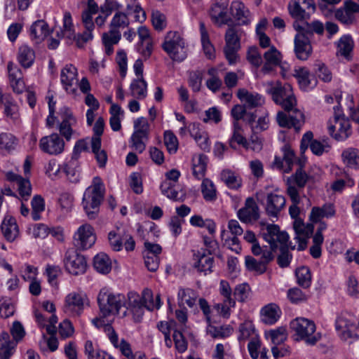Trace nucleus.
Masks as SVG:
<instances>
[{
    "label": "nucleus",
    "instance_id": "1",
    "mask_svg": "<svg viewBox=\"0 0 359 359\" xmlns=\"http://www.w3.org/2000/svg\"><path fill=\"white\" fill-rule=\"evenodd\" d=\"M266 92L271 95L272 100L280 105L287 111H292L287 116L283 111H278L276 116V121L280 127L294 128L299 130L304 123V115L302 111L294 109L297 101L294 96L292 86L289 83L283 86L280 81L268 82L266 84Z\"/></svg>",
    "mask_w": 359,
    "mask_h": 359
},
{
    "label": "nucleus",
    "instance_id": "2",
    "mask_svg": "<svg viewBox=\"0 0 359 359\" xmlns=\"http://www.w3.org/2000/svg\"><path fill=\"white\" fill-rule=\"evenodd\" d=\"M125 303L123 294L114 292L109 288H102L97 295L100 314L91 320L92 324L98 329L111 327L114 316L119 313Z\"/></svg>",
    "mask_w": 359,
    "mask_h": 359
},
{
    "label": "nucleus",
    "instance_id": "3",
    "mask_svg": "<svg viewBox=\"0 0 359 359\" xmlns=\"http://www.w3.org/2000/svg\"><path fill=\"white\" fill-rule=\"evenodd\" d=\"M104 194V185L101 178L93 177L92 184L86 189L82 199V206L89 219H94L97 215Z\"/></svg>",
    "mask_w": 359,
    "mask_h": 359
},
{
    "label": "nucleus",
    "instance_id": "4",
    "mask_svg": "<svg viewBox=\"0 0 359 359\" xmlns=\"http://www.w3.org/2000/svg\"><path fill=\"white\" fill-rule=\"evenodd\" d=\"M290 327L295 341H304L308 345H314L321 338V334L316 332L315 323L308 318H296L290 322Z\"/></svg>",
    "mask_w": 359,
    "mask_h": 359
},
{
    "label": "nucleus",
    "instance_id": "5",
    "mask_svg": "<svg viewBox=\"0 0 359 359\" xmlns=\"http://www.w3.org/2000/svg\"><path fill=\"white\" fill-rule=\"evenodd\" d=\"M163 50L174 61L182 62L187 56L185 41L177 32H169L162 44Z\"/></svg>",
    "mask_w": 359,
    "mask_h": 359
},
{
    "label": "nucleus",
    "instance_id": "6",
    "mask_svg": "<svg viewBox=\"0 0 359 359\" xmlns=\"http://www.w3.org/2000/svg\"><path fill=\"white\" fill-rule=\"evenodd\" d=\"M99 11V6L94 0H88L87 8L81 13V22L86 30L79 34V48H83L86 43L93 39V32L95 29L93 15Z\"/></svg>",
    "mask_w": 359,
    "mask_h": 359
},
{
    "label": "nucleus",
    "instance_id": "7",
    "mask_svg": "<svg viewBox=\"0 0 359 359\" xmlns=\"http://www.w3.org/2000/svg\"><path fill=\"white\" fill-rule=\"evenodd\" d=\"M334 116L327 122V130L330 135L338 141L348 138L351 133L349 120L341 114L340 108L334 107Z\"/></svg>",
    "mask_w": 359,
    "mask_h": 359
},
{
    "label": "nucleus",
    "instance_id": "8",
    "mask_svg": "<svg viewBox=\"0 0 359 359\" xmlns=\"http://www.w3.org/2000/svg\"><path fill=\"white\" fill-rule=\"evenodd\" d=\"M89 306L90 300L85 292L73 291L65 297L63 311L69 316L77 317Z\"/></svg>",
    "mask_w": 359,
    "mask_h": 359
},
{
    "label": "nucleus",
    "instance_id": "9",
    "mask_svg": "<svg viewBox=\"0 0 359 359\" xmlns=\"http://www.w3.org/2000/svg\"><path fill=\"white\" fill-rule=\"evenodd\" d=\"M77 124V119L74 116L72 110L63 106L58 111L57 130L60 135L64 137L67 141H69L72 137L77 135L74 129Z\"/></svg>",
    "mask_w": 359,
    "mask_h": 359
},
{
    "label": "nucleus",
    "instance_id": "10",
    "mask_svg": "<svg viewBox=\"0 0 359 359\" xmlns=\"http://www.w3.org/2000/svg\"><path fill=\"white\" fill-rule=\"evenodd\" d=\"M315 9L316 4L313 0H290L287 5L289 14L296 21L307 19L309 14L306 11L313 12ZM293 27L296 30L301 29L297 22H294Z\"/></svg>",
    "mask_w": 359,
    "mask_h": 359
},
{
    "label": "nucleus",
    "instance_id": "11",
    "mask_svg": "<svg viewBox=\"0 0 359 359\" xmlns=\"http://www.w3.org/2000/svg\"><path fill=\"white\" fill-rule=\"evenodd\" d=\"M262 236L270 247L268 249L272 250V254L278 245L287 246L289 241V235L285 231H280L278 225L266 224L263 226Z\"/></svg>",
    "mask_w": 359,
    "mask_h": 359
},
{
    "label": "nucleus",
    "instance_id": "12",
    "mask_svg": "<svg viewBox=\"0 0 359 359\" xmlns=\"http://www.w3.org/2000/svg\"><path fill=\"white\" fill-rule=\"evenodd\" d=\"M63 264L65 270L70 274L78 276L86 272V258L74 249H68L64 255Z\"/></svg>",
    "mask_w": 359,
    "mask_h": 359
},
{
    "label": "nucleus",
    "instance_id": "13",
    "mask_svg": "<svg viewBox=\"0 0 359 359\" xmlns=\"http://www.w3.org/2000/svg\"><path fill=\"white\" fill-rule=\"evenodd\" d=\"M78 69L72 65H65L60 70V79L62 88L69 95L76 96L78 93Z\"/></svg>",
    "mask_w": 359,
    "mask_h": 359
},
{
    "label": "nucleus",
    "instance_id": "14",
    "mask_svg": "<svg viewBox=\"0 0 359 359\" xmlns=\"http://www.w3.org/2000/svg\"><path fill=\"white\" fill-rule=\"evenodd\" d=\"M335 327L338 333L344 340L359 337L358 327L353 316L349 313L339 315L335 321Z\"/></svg>",
    "mask_w": 359,
    "mask_h": 359
},
{
    "label": "nucleus",
    "instance_id": "15",
    "mask_svg": "<svg viewBox=\"0 0 359 359\" xmlns=\"http://www.w3.org/2000/svg\"><path fill=\"white\" fill-rule=\"evenodd\" d=\"M65 147L64 139L57 133L41 137L39 142L41 151L50 156H58L62 154Z\"/></svg>",
    "mask_w": 359,
    "mask_h": 359
},
{
    "label": "nucleus",
    "instance_id": "16",
    "mask_svg": "<svg viewBox=\"0 0 359 359\" xmlns=\"http://www.w3.org/2000/svg\"><path fill=\"white\" fill-rule=\"evenodd\" d=\"M75 246L82 250L90 248L96 241L94 228L89 224L81 225L74 234Z\"/></svg>",
    "mask_w": 359,
    "mask_h": 359
},
{
    "label": "nucleus",
    "instance_id": "17",
    "mask_svg": "<svg viewBox=\"0 0 359 359\" xmlns=\"http://www.w3.org/2000/svg\"><path fill=\"white\" fill-rule=\"evenodd\" d=\"M259 255H261L259 259H257L250 255L245 257L246 269L259 275L264 273L266 271L268 264L274 257L272 250L268 249V247H265V250H262V253Z\"/></svg>",
    "mask_w": 359,
    "mask_h": 359
},
{
    "label": "nucleus",
    "instance_id": "18",
    "mask_svg": "<svg viewBox=\"0 0 359 359\" xmlns=\"http://www.w3.org/2000/svg\"><path fill=\"white\" fill-rule=\"evenodd\" d=\"M225 43L224 52L226 58L230 65H233L238 59L237 52L241 47L238 31L229 28L225 34Z\"/></svg>",
    "mask_w": 359,
    "mask_h": 359
},
{
    "label": "nucleus",
    "instance_id": "19",
    "mask_svg": "<svg viewBox=\"0 0 359 359\" xmlns=\"http://www.w3.org/2000/svg\"><path fill=\"white\" fill-rule=\"evenodd\" d=\"M285 197L276 192L269 193L266 195L264 205L268 216L278 218L281 211L285 208Z\"/></svg>",
    "mask_w": 359,
    "mask_h": 359
},
{
    "label": "nucleus",
    "instance_id": "20",
    "mask_svg": "<svg viewBox=\"0 0 359 359\" xmlns=\"http://www.w3.org/2000/svg\"><path fill=\"white\" fill-rule=\"evenodd\" d=\"M211 255L206 252V250L203 248L195 252L193 255L194 269L205 275L210 273L212 271L214 264V258Z\"/></svg>",
    "mask_w": 359,
    "mask_h": 359
},
{
    "label": "nucleus",
    "instance_id": "21",
    "mask_svg": "<svg viewBox=\"0 0 359 359\" xmlns=\"http://www.w3.org/2000/svg\"><path fill=\"white\" fill-rule=\"evenodd\" d=\"M229 0H215L212 5L210 15L214 23L219 26L226 24L230 18L228 15Z\"/></svg>",
    "mask_w": 359,
    "mask_h": 359
},
{
    "label": "nucleus",
    "instance_id": "22",
    "mask_svg": "<svg viewBox=\"0 0 359 359\" xmlns=\"http://www.w3.org/2000/svg\"><path fill=\"white\" fill-rule=\"evenodd\" d=\"M294 53L301 60H306L312 53V47L308 36L302 32L297 33L294 39Z\"/></svg>",
    "mask_w": 359,
    "mask_h": 359
},
{
    "label": "nucleus",
    "instance_id": "23",
    "mask_svg": "<svg viewBox=\"0 0 359 359\" xmlns=\"http://www.w3.org/2000/svg\"><path fill=\"white\" fill-rule=\"evenodd\" d=\"M293 228L296 233L295 238L299 242L298 250H302L306 246V241L312 234L314 227L312 224H305L301 219L294 221Z\"/></svg>",
    "mask_w": 359,
    "mask_h": 359
},
{
    "label": "nucleus",
    "instance_id": "24",
    "mask_svg": "<svg viewBox=\"0 0 359 359\" xmlns=\"http://www.w3.org/2000/svg\"><path fill=\"white\" fill-rule=\"evenodd\" d=\"M79 34H76L71 13L69 12H65L62 18V27L60 30L57 32V36L59 39L65 38L70 42L74 41L78 46Z\"/></svg>",
    "mask_w": 359,
    "mask_h": 359
},
{
    "label": "nucleus",
    "instance_id": "25",
    "mask_svg": "<svg viewBox=\"0 0 359 359\" xmlns=\"http://www.w3.org/2000/svg\"><path fill=\"white\" fill-rule=\"evenodd\" d=\"M139 42L137 50L142 56L149 57L153 50V41L149 29L145 26H140L137 29Z\"/></svg>",
    "mask_w": 359,
    "mask_h": 359
},
{
    "label": "nucleus",
    "instance_id": "26",
    "mask_svg": "<svg viewBox=\"0 0 359 359\" xmlns=\"http://www.w3.org/2000/svg\"><path fill=\"white\" fill-rule=\"evenodd\" d=\"M238 219L244 223H250L259 217V208L252 198H248L245 206L237 212Z\"/></svg>",
    "mask_w": 359,
    "mask_h": 359
},
{
    "label": "nucleus",
    "instance_id": "27",
    "mask_svg": "<svg viewBox=\"0 0 359 359\" xmlns=\"http://www.w3.org/2000/svg\"><path fill=\"white\" fill-rule=\"evenodd\" d=\"M281 315L282 311L280 306L275 303H269L260 309V319L265 325H274Z\"/></svg>",
    "mask_w": 359,
    "mask_h": 359
},
{
    "label": "nucleus",
    "instance_id": "28",
    "mask_svg": "<svg viewBox=\"0 0 359 359\" xmlns=\"http://www.w3.org/2000/svg\"><path fill=\"white\" fill-rule=\"evenodd\" d=\"M264 58L265 63L262 68V72L264 74H269L272 71L273 67H276L280 64L282 55L274 46H271L270 48L264 53Z\"/></svg>",
    "mask_w": 359,
    "mask_h": 359
},
{
    "label": "nucleus",
    "instance_id": "29",
    "mask_svg": "<svg viewBox=\"0 0 359 359\" xmlns=\"http://www.w3.org/2000/svg\"><path fill=\"white\" fill-rule=\"evenodd\" d=\"M50 33L48 25L43 20L32 23L29 28V36L32 41L39 43L43 41Z\"/></svg>",
    "mask_w": 359,
    "mask_h": 359
},
{
    "label": "nucleus",
    "instance_id": "30",
    "mask_svg": "<svg viewBox=\"0 0 359 359\" xmlns=\"http://www.w3.org/2000/svg\"><path fill=\"white\" fill-rule=\"evenodd\" d=\"M258 337L255 326L251 320L246 319L239 325L237 338L241 345L243 346L247 340L250 341Z\"/></svg>",
    "mask_w": 359,
    "mask_h": 359
},
{
    "label": "nucleus",
    "instance_id": "31",
    "mask_svg": "<svg viewBox=\"0 0 359 359\" xmlns=\"http://www.w3.org/2000/svg\"><path fill=\"white\" fill-rule=\"evenodd\" d=\"M104 330L115 348H118L121 353L128 358L133 357V352L129 343L123 339L119 342L118 336L111 327H104Z\"/></svg>",
    "mask_w": 359,
    "mask_h": 359
},
{
    "label": "nucleus",
    "instance_id": "32",
    "mask_svg": "<svg viewBox=\"0 0 359 359\" xmlns=\"http://www.w3.org/2000/svg\"><path fill=\"white\" fill-rule=\"evenodd\" d=\"M334 215V205L332 203H325L322 207H313L309 215V218L313 222H320L323 218L332 217Z\"/></svg>",
    "mask_w": 359,
    "mask_h": 359
},
{
    "label": "nucleus",
    "instance_id": "33",
    "mask_svg": "<svg viewBox=\"0 0 359 359\" xmlns=\"http://www.w3.org/2000/svg\"><path fill=\"white\" fill-rule=\"evenodd\" d=\"M232 14L242 25H248L252 20V15L248 8L240 1H234L231 6Z\"/></svg>",
    "mask_w": 359,
    "mask_h": 359
},
{
    "label": "nucleus",
    "instance_id": "34",
    "mask_svg": "<svg viewBox=\"0 0 359 359\" xmlns=\"http://www.w3.org/2000/svg\"><path fill=\"white\" fill-rule=\"evenodd\" d=\"M294 76L297 79L300 88L304 90H309L316 85V80L306 67H296L294 70Z\"/></svg>",
    "mask_w": 359,
    "mask_h": 359
},
{
    "label": "nucleus",
    "instance_id": "35",
    "mask_svg": "<svg viewBox=\"0 0 359 359\" xmlns=\"http://www.w3.org/2000/svg\"><path fill=\"white\" fill-rule=\"evenodd\" d=\"M1 231L6 239L13 241L19 235V229L14 217L7 215L1 224Z\"/></svg>",
    "mask_w": 359,
    "mask_h": 359
},
{
    "label": "nucleus",
    "instance_id": "36",
    "mask_svg": "<svg viewBox=\"0 0 359 359\" xmlns=\"http://www.w3.org/2000/svg\"><path fill=\"white\" fill-rule=\"evenodd\" d=\"M237 97L250 107L261 106L264 103V98L257 93L250 92L245 88L238 90Z\"/></svg>",
    "mask_w": 359,
    "mask_h": 359
},
{
    "label": "nucleus",
    "instance_id": "37",
    "mask_svg": "<svg viewBox=\"0 0 359 359\" xmlns=\"http://www.w3.org/2000/svg\"><path fill=\"white\" fill-rule=\"evenodd\" d=\"M129 94L137 100H144L148 94L147 83L144 79H133L129 86Z\"/></svg>",
    "mask_w": 359,
    "mask_h": 359
},
{
    "label": "nucleus",
    "instance_id": "38",
    "mask_svg": "<svg viewBox=\"0 0 359 359\" xmlns=\"http://www.w3.org/2000/svg\"><path fill=\"white\" fill-rule=\"evenodd\" d=\"M265 339L276 346L281 344L287 339V332L285 327H278L264 332Z\"/></svg>",
    "mask_w": 359,
    "mask_h": 359
},
{
    "label": "nucleus",
    "instance_id": "39",
    "mask_svg": "<svg viewBox=\"0 0 359 359\" xmlns=\"http://www.w3.org/2000/svg\"><path fill=\"white\" fill-rule=\"evenodd\" d=\"M198 299L197 293L190 288H180L177 293V302L180 306H188L193 308Z\"/></svg>",
    "mask_w": 359,
    "mask_h": 359
},
{
    "label": "nucleus",
    "instance_id": "40",
    "mask_svg": "<svg viewBox=\"0 0 359 359\" xmlns=\"http://www.w3.org/2000/svg\"><path fill=\"white\" fill-rule=\"evenodd\" d=\"M126 232L127 230L126 229L118 227L109 233L108 240L110 247L113 250L120 251L122 250Z\"/></svg>",
    "mask_w": 359,
    "mask_h": 359
},
{
    "label": "nucleus",
    "instance_id": "41",
    "mask_svg": "<svg viewBox=\"0 0 359 359\" xmlns=\"http://www.w3.org/2000/svg\"><path fill=\"white\" fill-rule=\"evenodd\" d=\"M18 139L12 133H0V150L6 154H11L16 150L18 146Z\"/></svg>",
    "mask_w": 359,
    "mask_h": 359
},
{
    "label": "nucleus",
    "instance_id": "42",
    "mask_svg": "<svg viewBox=\"0 0 359 359\" xmlns=\"http://www.w3.org/2000/svg\"><path fill=\"white\" fill-rule=\"evenodd\" d=\"M236 305V302L234 298H225L222 299L221 302L215 304L214 309L220 317L229 319Z\"/></svg>",
    "mask_w": 359,
    "mask_h": 359
},
{
    "label": "nucleus",
    "instance_id": "43",
    "mask_svg": "<svg viewBox=\"0 0 359 359\" xmlns=\"http://www.w3.org/2000/svg\"><path fill=\"white\" fill-rule=\"evenodd\" d=\"M109 125L113 131H119L121 129V121L124 117V111L116 104H112L110 109Z\"/></svg>",
    "mask_w": 359,
    "mask_h": 359
},
{
    "label": "nucleus",
    "instance_id": "44",
    "mask_svg": "<svg viewBox=\"0 0 359 359\" xmlns=\"http://www.w3.org/2000/svg\"><path fill=\"white\" fill-rule=\"evenodd\" d=\"M4 115L6 121L9 123L14 125H19L21 123L19 107L11 100L5 102Z\"/></svg>",
    "mask_w": 359,
    "mask_h": 359
},
{
    "label": "nucleus",
    "instance_id": "45",
    "mask_svg": "<svg viewBox=\"0 0 359 359\" xmlns=\"http://www.w3.org/2000/svg\"><path fill=\"white\" fill-rule=\"evenodd\" d=\"M207 158L205 155L197 154L192 158V172L198 180L202 179L205 174Z\"/></svg>",
    "mask_w": 359,
    "mask_h": 359
},
{
    "label": "nucleus",
    "instance_id": "46",
    "mask_svg": "<svg viewBox=\"0 0 359 359\" xmlns=\"http://www.w3.org/2000/svg\"><path fill=\"white\" fill-rule=\"evenodd\" d=\"M201 41L204 54L208 59L215 57V50L212 44L203 22H200Z\"/></svg>",
    "mask_w": 359,
    "mask_h": 359
},
{
    "label": "nucleus",
    "instance_id": "47",
    "mask_svg": "<svg viewBox=\"0 0 359 359\" xmlns=\"http://www.w3.org/2000/svg\"><path fill=\"white\" fill-rule=\"evenodd\" d=\"M35 59L34 50L27 45H22L18 50V60L20 65L28 68L32 65Z\"/></svg>",
    "mask_w": 359,
    "mask_h": 359
},
{
    "label": "nucleus",
    "instance_id": "48",
    "mask_svg": "<svg viewBox=\"0 0 359 359\" xmlns=\"http://www.w3.org/2000/svg\"><path fill=\"white\" fill-rule=\"evenodd\" d=\"M93 266L97 272L107 274L111 269V261L107 254L99 253L94 257Z\"/></svg>",
    "mask_w": 359,
    "mask_h": 359
},
{
    "label": "nucleus",
    "instance_id": "49",
    "mask_svg": "<svg viewBox=\"0 0 359 359\" xmlns=\"http://www.w3.org/2000/svg\"><path fill=\"white\" fill-rule=\"evenodd\" d=\"M207 333L215 339H224L233 334V328L230 325L215 326L209 325L207 327Z\"/></svg>",
    "mask_w": 359,
    "mask_h": 359
},
{
    "label": "nucleus",
    "instance_id": "50",
    "mask_svg": "<svg viewBox=\"0 0 359 359\" xmlns=\"http://www.w3.org/2000/svg\"><path fill=\"white\" fill-rule=\"evenodd\" d=\"M121 32L110 29L109 32L104 33L102 35V42L105 47V51L107 55L113 52V46L116 44L121 39Z\"/></svg>",
    "mask_w": 359,
    "mask_h": 359
},
{
    "label": "nucleus",
    "instance_id": "51",
    "mask_svg": "<svg viewBox=\"0 0 359 359\" xmlns=\"http://www.w3.org/2000/svg\"><path fill=\"white\" fill-rule=\"evenodd\" d=\"M130 24L128 15L122 11H117L113 15L109 27L116 31L121 32V29L126 28Z\"/></svg>",
    "mask_w": 359,
    "mask_h": 359
},
{
    "label": "nucleus",
    "instance_id": "52",
    "mask_svg": "<svg viewBox=\"0 0 359 359\" xmlns=\"http://www.w3.org/2000/svg\"><path fill=\"white\" fill-rule=\"evenodd\" d=\"M341 156L347 166L355 169L359 168V150L348 148L343 151Z\"/></svg>",
    "mask_w": 359,
    "mask_h": 359
},
{
    "label": "nucleus",
    "instance_id": "53",
    "mask_svg": "<svg viewBox=\"0 0 359 359\" xmlns=\"http://www.w3.org/2000/svg\"><path fill=\"white\" fill-rule=\"evenodd\" d=\"M245 137L243 136L242 128L238 122L233 121V135L229 141L230 147L236 149L238 145L245 147L246 142Z\"/></svg>",
    "mask_w": 359,
    "mask_h": 359
},
{
    "label": "nucleus",
    "instance_id": "54",
    "mask_svg": "<svg viewBox=\"0 0 359 359\" xmlns=\"http://www.w3.org/2000/svg\"><path fill=\"white\" fill-rule=\"evenodd\" d=\"M32 218L34 221L41 219V214L45 210L46 203L44 198L41 195H35L31 201Z\"/></svg>",
    "mask_w": 359,
    "mask_h": 359
},
{
    "label": "nucleus",
    "instance_id": "55",
    "mask_svg": "<svg viewBox=\"0 0 359 359\" xmlns=\"http://www.w3.org/2000/svg\"><path fill=\"white\" fill-rule=\"evenodd\" d=\"M221 179L230 189H236L241 186L239 175L230 170H224L221 172Z\"/></svg>",
    "mask_w": 359,
    "mask_h": 359
},
{
    "label": "nucleus",
    "instance_id": "56",
    "mask_svg": "<svg viewBox=\"0 0 359 359\" xmlns=\"http://www.w3.org/2000/svg\"><path fill=\"white\" fill-rule=\"evenodd\" d=\"M201 188L203 197L206 201H213L216 199L217 189L212 180L203 179Z\"/></svg>",
    "mask_w": 359,
    "mask_h": 359
},
{
    "label": "nucleus",
    "instance_id": "57",
    "mask_svg": "<svg viewBox=\"0 0 359 359\" xmlns=\"http://www.w3.org/2000/svg\"><path fill=\"white\" fill-rule=\"evenodd\" d=\"M45 175L50 180H55L60 177L62 166L56 159H50L43 166Z\"/></svg>",
    "mask_w": 359,
    "mask_h": 359
},
{
    "label": "nucleus",
    "instance_id": "58",
    "mask_svg": "<svg viewBox=\"0 0 359 359\" xmlns=\"http://www.w3.org/2000/svg\"><path fill=\"white\" fill-rule=\"evenodd\" d=\"M13 348L8 334L2 333L0 336V359H8L13 353Z\"/></svg>",
    "mask_w": 359,
    "mask_h": 359
},
{
    "label": "nucleus",
    "instance_id": "59",
    "mask_svg": "<svg viewBox=\"0 0 359 359\" xmlns=\"http://www.w3.org/2000/svg\"><path fill=\"white\" fill-rule=\"evenodd\" d=\"M126 5V9L128 14H134V18L135 21L139 22H143L146 18V13L141 7L140 4L137 1V0L134 2H125Z\"/></svg>",
    "mask_w": 359,
    "mask_h": 359
},
{
    "label": "nucleus",
    "instance_id": "60",
    "mask_svg": "<svg viewBox=\"0 0 359 359\" xmlns=\"http://www.w3.org/2000/svg\"><path fill=\"white\" fill-rule=\"evenodd\" d=\"M353 48V41L350 36L345 35L337 43V54L347 57Z\"/></svg>",
    "mask_w": 359,
    "mask_h": 359
},
{
    "label": "nucleus",
    "instance_id": "61",
    "mask_svg": "<svg viewBox=\"0 0 359 359\" xmlns=\"http://www.w3.org/2000/svg\"><path fill=\"white\" fill-rule=\"evenodd\" d=\"M297 283L304 287H308L311 283V275L310 270L306 266H301L296 270Z\"/></svg>",
    "mask_w": 359,
    "mask_h": 359
},
{
    "label": "nucleus",
    "instance_id": "62",
    "mask_svg": "<svg viewBox=\"0 0 359 359\" xmlns=\"http://www.w3.org/2000/svg\"><path fill=\"white\" fill-rule=\"evenodd\" d=\"M283 153V161L286 164L284 172H289L292 170V165L296 162L297 158L294 155L293 149L289 144H285L282 148Z\"/></svg>",
    "mask_w": 359,
    "mask_h": 359
},
{
    "label": "nucleus",
    "instance_id": "63",
    "mask_svg": "<svg viewBox=\"0 0 359 359\" xmlns=\"http://www.w3.org/2000/svg\"><path fill=\"white\" fill-rule=\"evenodd\" d=\"M237 236L233 235L231 237L229 236L224 229L221 231V238L224 241V244L231 250L239 253L241 251V247Z\"/></svg>",
    "mask_w": 359,
    "mask_h": 359
},
{
    "label": "nucleus",
    "instance_id": "64",
    "mask_svg": "<svg viewBox=\"0 0 359 359\" xmlns=\"http://www.w3.org/2000/svg\"><path fill=\"white\" fill-rule=\"evenodd\" d=\"M231 113V116L235 119L234 121L236 122H238V120L245 118L248 123H251L252 120L254 118V114L247 113L245 107L241 104L235 105L232 108Z\"/></svg>",
    "mask_w": 359,
    "mask_h": 359
}]
</instances>
